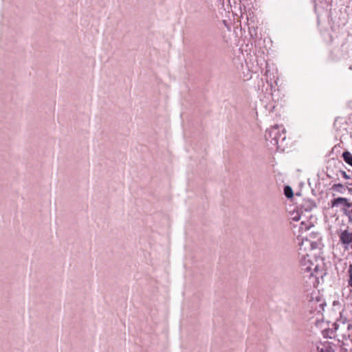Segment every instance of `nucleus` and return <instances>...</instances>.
I'll return each mask as SVG.
<instances>
[{
    "instance_id": "nucleus-1",
    "label": "nucleus",
    "mask_w": 352,
    "mask_h": 352,
    "mask_svg": "<svg viewBox=\"0 0 352 352\" xmlns=\"http://www.w3.org/2000/svg\"><path fill=\"white\" fill-rule=\"evenodd\" d=\"M265 139L274 145H278L279 142L285 140V131L282 125L276 124L265 131Z\"/></svg>"
},
{
    "instance_id": "nucleus-2",
    "label": "nucleus",
    "mask_w": 352,
    "mask_h": 352,
    "mask_svg": "<svg viewBox=\"0 0 352 352\" xmlns=\"http://www.w3.org/2000/svg\"><path fill=\"white\" fill-rule=\"evenodd\" d=\"M340 240L343 244H350L352 242V233L349 232L347 230L342 232L340 235Z\"/></svg>"
},
{
    "instance_id": "nucleus-3",
    "label": "nucleus",
    "mask_w": 352,
    "mask_h": 352,
    "mask_svg": "<svg viewBox=\"0 0 352 352\" xmlns=\"http://www.w3.org/2000/svg\"><path fill=\"white\" fill-rule=\"evenodd\" d=\"M340 204H343L347 208H350L351 206V204L348 201V199L344 197H338L334 199L331 201V206H338Z\"/></svg>"
},
{
    "instance_id": "nucleus-4",
    "label": "nucleus",
    "mask_w": 352,
    "mask_h": 352,
    "mask_svg": "<svg viewBox=\"0 0 352 352\" xmlns=\"http://www.w3.org/2000/svg\"><path fill=\"white\" fill-rule=\"evenodd\" d=\"M300 263L302 267V270L305 272H311V274H312V271L316 270L317 268V266H314V264L311 263L307 265L306 257L301 260Z\"/></svg>"
},
{
    "instance_id": "nucleus-5",
    "label": "nucleus",
    "mask_w": 352,
    "mask_h": 352,
    "mask_svg": "<svg viewBox=\"0 0 352 352\" xmlns=\"http://www.w3.org/2000/svg\"><path fill=\"white\" fill-rule=\"evenodd\" d=\"M342 157L344 161L347 164L352 166V154L349 151H346L343 152Z\"/></svg>"
},
{
    "instance_id": "nucleus-6",
    "label": "nucleus",
    "mask_w": 352,
    "mask_h": 352,
    "mask_svg": "<svg viewBox=\"0 0 352 352\" xmlns=\"http://www.w3.org/2000/svg\"><path fill=\"white\" fill-rule=\"evenodd\" d=\"M284 194H285L286 197H287V198H292L293 195H294L292 188L290 186H286L284 188Z\"/></svg>"
},
{
    "instance_id": "nucleus-7",
    "label": "nucleus",
    "mask_w": 352,
    "mask_h": 352,
    "mask_svg": "<svg viewBox=\"0 0 352 352\" xmlns=\"http://www.w3.org/2000/svg\"><path fill=\"white\" fill-rule=\"evenodd\" d=\"M348 273L349 275V279L348 281V286L352 287V264L349 266Z\"/></svg>"
},
{
    "instance_id": "nucleus-8",
    "label": "nucleus",
    "mask_w": 352,
    "mask_h": 352,
    "mask_svg": "<svg viewBox=\"0 0 352 352\" xmlns=\"http://www.w3.org/2000/svg\"><path fill=\"white\" fill-rule=\"evenodd\" d=\"M344 188L343 185L342 184H335L332 186V189L338 190L340 192H342V189Z\"/></svg>"
},
{
    "instance_id": "nucleus-9",
    "label": "nucleus",
    "mask_w": 352,
    "mask_h": 352,
    "mask_svg": "<svg viewBox=\"0 0 352 352\" xmlns=\"http://www.w3.org/2000/svg\"><path fill=\"white\" fill-rule=\"evenodd\" d=\"M321 352H334V351H333V349L331 346H327L322 348L321 349Z\"/></svg>"
},
{
    "instance_id": "nucleus-10",
    "label": "nucleus",
    "mask_w": 352,
    "mask_h": 352,
    "mask_svg": "<svg viewBox=\"0 0 352 352\" xmlns=\"http://www.w3.org/2000/svg\"><path fill=\"white\" fill-rule=\"evenodd\" d=\"M340 173H341L342 176L343 177V178H344L345 179H351L350 175L346 174V173L344 170H340Z\"/></svg>"
},
{
    "instance_id": "nucleus-11",
    "label": "nucleus",
    "mask_w": 352,
    "mask_h": 352,
    "mask_svg": "<svg viewBox=\"0 0 352 352\" xmlns=\"http://www.w3.org/2000/svg\"><path fill=\"white\" fill-rule=\"evenodd\" d=\"M349 192H352V188H349Z\"/></svg>"
}]
</instances>
